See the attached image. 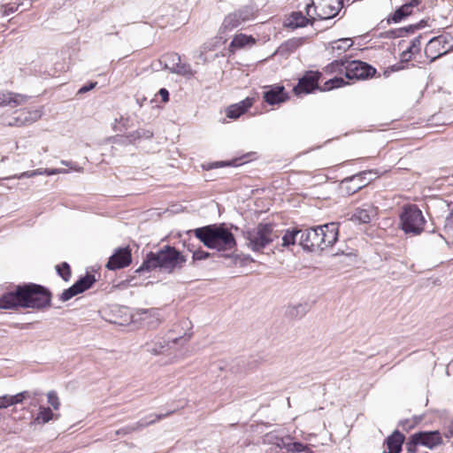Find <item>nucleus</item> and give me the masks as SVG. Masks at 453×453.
<instances>
[{
  "label": "nucleus",
  "instance_id": "4",
  "mask_svg": "<svg viewBox=\"0 0 453 453\" xmlns=\"http://www.w3.org/2000/svg\"><path fill=\"white\" fill-rule=\"evenodd\" d=\"M326 72L329 73H343L349 80H365L372 77L376 73V69L362 61L342 58L327 65Z\"/></svg>",
  "mask_w": 453,
  "mask_h": 453
},
{
  "label": "nucleus",
  "instance_id": "20",
  "mask_svg": "<svg viewBox=\"0 0 453 453\" xmlns=\"http://www.w3.org/2000/svg\"><path fill=\"white\" fill-rule=\"evenodd\" d=\"M314 20L315 19H311L307 15L304 16L301 12H294L287 19L285 25L288 27L295 29L303 27L309 23L313 24Z\"/></svg>",
  "mask_w": 453,
  "mask_h": 453
},
{
  "label": "nucleus",
  "instance_id": "48",
  "mask_svg": "<svg viewBox=\"0 0 453 453\" xmlns=\"http://www.w3.org/2000/svg\"><path fill=\"white\" fill-rule=\"evenodd\" d=\"M44 173L46 175L50 176V175L59 174V173H67L68 171L66 169H63V168H56V169H44Z\"/></svg>",
  "mask_w": 453,
  "mask_h": 453
},
{
  "label": "nucleus",
  "instance_id": "9",
  "mask_svg": "<svg viewBox=\"0 0 453 453\" xmlns=\"http://www.w3.org/2000/svg\"><path fill=\"white\" fill-rule=\"evenodd\" d=\"M452 50L453 37L449 35H441L429 40L425 48V55L434 62Z\"/></svg>",
  "mask_w": 453,
  "mask_h": 453
},
{
  "label": "nucleus",
  "instance_id": "14",
  "mask_svg": "<svg viewBox=\"0 0 453 453\" xmlns=\"http://www.w3.org/2000/svg\"><path fill=\"white\" fill-rule=\"evenodd\" d=\"M420 446L426 447L427 449H433L435 447L442 444L443 440L441 433L437 430L435 431H420L416 433Z\"/></svg>",
  "mask_w": 453,
  "mask_h": 453
},
{
  "label": "nucleus",
  "instance_id": "18",
  "mask_svg": "<svg viewBox=\"0 0 453 453\" xmlns=\"http://www.w3.org/2000/svg\"><path fill=\"white\" fill-rule=\"evenodd\" d=\"M288 441H292L290 435H281L276 431L265 434L262 439L263 444L275 446L279 449H286Z\"/></svg>",
  "mask_w": 453,
  "mask_h": 453
},
{
  "label": "nucleus",
  "instance_id": "22",
  "mask_svg": "<svg viewBox=\"0 0 453 453\" xmlns=\"http://www.w3.org/2000/svg\"><path fill=\"white\" fill-rule=\"evenodd\" d=\"M403 441L404 435L398 430L394 431L393 434L389 435L385 441L388 450V453H399L402 449Z\"/></svg>",
  "mask_w": 453,
  "mask_h": 453
},
{
  "label": "nucleus",
  "instance_id": "49",
  "mask_svg": "<svg viewBox=\"0 0 453 453\" xmlns=\"http://www.w3.org/2000/svg\"><path fill=\"white\" fill-rule=\"evenodd\" d=\"M96 85H97V82H91V83H89L88 85H85V86L81 87V88L79 89L78 93H79V94L86 93V92H88V91H89V90L93 89Z\"/></svg>",
  "mask_w": 453,
  "mask_h": 453
},
{
  "label": "nucleus",
  "instance_id": "36",
  "mask_svg": "<svg viewBox=\"0 0 453 453\" xmlns=\"http://www.w3.org/2000/svg\"><path fill=\"white\" fill-rule=\"evenodd\" d=\"M173 73H176V74L182 75V76H192L193 75V72H192L190 65H188L187 63H181L180 60L179 61V63Z\"/></svg>",
  "mask_w": 453,
  "mask_h": 453
},
{
  "label": "nucleus",
  "instance_id": "2",
  "mask_svg": "<svg viewBox=\"0 0 453 453\" xmlns=\"http://www.w3.org/2000/svg\"><path fill=\"white\" fill-rule=\"evenodd\" d=\"M338 239V224L334 222L302 230L300 245L306 250H324Z\"/></svg>",
  "mask_w": 453,
  "mask_h": 453
},
{
  "label": "nucleus",
  "instance_id": "10",
  "mask_svg": "<svg viewBox=\"0 0 453 453\" xmlns=\"http://www.w3.org/2000/svg\"><path fill=\"white\" fill-rule=\"evenodd\" d=\"M42 115L40 110L22 109L15 111L12 116H2V123L7 127H22L35 123Z\"/></svg>",
  "mask_w": 453,
  "mask_h": 453
},
{
  "label": "nucleus",
  "instance_id": "37",
  "mask_svg": "<svg viewBox=\"0 0 453 453\" xmlns=\"http://www.w3.org/2000/svg\"><path fill=\"white\" fill-rule=\"evenodd\" d=\"M58 275L65 280H69L71 277L70 265L66 262H63L61 265L56 266Z\"/></svg>",
  "mask_w": 453,
  "mask_h": 453
},
{
  "label": "nucleus",
  "instance_id": "60",
  "mask_svg": "<svg viewBox=\"0 0 453 453\" xmlns=\"http://www.w3.org/2000/svg\"><path fill=\"white\" fill-rule=\"evenodd\" d=\"M409 421L408 420H405L404 422H401V426L405 428V424H408Z\"/></svg>",
  "mask_w": 453,
  "mask_h": 453
},
{
  "label": "nucleus",
  "instance_id": "43",
  "mask_svg": "<svg viewBox=\"0 0 453 453\" xmlns=\"http://www.w3.org/2000/svg\"><path fill=\"white\" fill-rule=\"evenodd\" d=\"M335 44H336V46H334V49L346 50L352 45V42H351L350 39L343 38V39H341L338 42H336Z\"/></svg>",
  "mask_w": 453,
  "mask_h": 453
},
{
  "label": "nucleus",
  "instance_id": "13",
  "mask_svg": "<svg viewBox=\"0 0 453 453\" xmlns=\"http://www.w3.org/2000/svg\"><path fill=\"white\" fill-rule=\"evenodd\" d=\"M264 99L267 104L273 105L287 101L288 95L283 86L273 85L268 87V89L264 92Z\"/></svg>",
  "mask_w": 453,
  "mask_h": 453
},
{
  "label": "nucleus",
  "instance_id": "34",
  "mask_svg": "<svg viewBox=\"0 0 453 453\" xmlns=\"http://www.w3.org/2000/svg\"><path fill=\"white\" fill-rule=\"evenodd\" d=\"M347 82L343 80L342 77H334L330 79L329 81H326L321 88L322 91H327L331 90L333 88H341L344 85H346Z\"/></svg>",
  "mask_w": 453,
  "mask_h": 453
},
{
  "label": "nucleus",
  "instance_id": "41",
  "mask_svg": "<svg viewBox=\"0 0 453 453\" xmlns=\"http://www.w3.org/2000/svg\"><path fill=\"white\" fill-rule=\"evenodd\" d=\"M48 403L54 410H58L60 407V401L56 391H50L47 394Z\"/></svg>",
  "mask_w": 453,
  "mask_h": 453
},
{
  "label": "nucleus",
  "instance_id": "23",
  "mask_svg": "<svg viewBox=\"0 0 453 453\" xmlns=\"http://www.w3.org/2000/svg\"><path fill=\"white\" fill-rule=\"evenodd\" d=\"M376 216V211L372 206L365 208H357L353 215L351 220L358 223L367 224Z\"/></svg>",
  "mask_w": 453,
  "mask_h": 453
},
{
  "label": "nucleus",
  "instance_id": "30",
  "mask_svg": "<svg viewBox=\"0 0 453 453\" xmlns=\"http://www.w3.org/2000/svg\"><path fill=\"white\" fill-rule=\"evenodd\" d=\"M235 12H237L240 19H242L243 23L249 22L254 19L256 17V10L254 9V7L250 5L243 6L236 10Z\"/></svg>",
  "mask_w": 453,
  "mask_h": 453
},
{
  "label": "nucleus",
  "instance_id": "24",
  "mask_svg": "<svg viewBox=\"0 0 453 453\" xmlns=\"http://www.w3.org/2000/svg\"><path fill=\"white\" fill-rule=\"evenodd\" d=\"M243 24L244 23L242 21V19H240L239 15L234 11V12L226 16L220 27V32L225 33L231 31Z\"/></svg>",
  "mask_w": 453,
  "mask_h": 453
},
{
  "label": "nucleus",
  "instance_id": "17",
  "mask_svg": "<svg viewBox=\"0 0 453 453\" xmlns=\"http://www.w3.org/2000/svg\"><path fill=\"white\" fill-rule=\"evenodd\" d=\"M183 339V336L173 339L168 338V340H165L164 337L161 336H156L150 342H146L145 348L148 352L153 355H157L164 352L165 348L169 344L170 342L177 343Z\"/></svg>",
  "mask_w": 453,
  "mask_h": 453
},
{
  "label": "nucleus",
  "instance_id": "47",
  "mask_svg": "<svg viewBox=\"0 0 453 453\" xmlns=\"http://www.w3.org/2000/svg\"><path fill=\"white\" fill-rule=\"evenodd\" d=\"M425 24H426V22L424 20H421L419 23H417L415 25H411L409 27H404L403 30L408 33L409 32L413 33L415 30L424 27Z\"/></svg>",
  "mask_w": 453,
  "mask_h": 453
},
{
  "label": "nucleus",
  "instance_id": "52",
  "mask_svg": "<svg viewBox=\"0 0 453 453\" xmlns=\"http://www.w3.org/2000/svg\"><path fill=\"white\" fill-rule=\"evenodd\" d=\"M22 395H24V400L26 399H29V398H33L38 395H40V393H38L37 391H22Z\"/></svg>",
  "mask_w": 453,
  "mask_h": 453
},
{
  "label": "nucleus",
  "instance_id": "38",
  "mask_svg": "<svg viewBox=\"0 0 453 453\" xmlns=\"http://www.w3.org/2000/svg\"><path fill=\"white\" fill-rule=\"evenodd\" d=\"M418 446H420V443L418 437L415 433L410 436L408 441L405 443V449L409 453H416Z\"/></svg>",
  "mask_w": 453,
  "mask_h": 453
},
{
  "label": "nucleus",
  "instance_id": "32",
  "mask_svg": "<svg viewBox=\"0 0 453 453\" xmlns=\"http://www.w3.org/2000/svg\"><path fill=\"white\" fill-rule=\"evenodd\" d=\"M53 418H54V413L52 412L50 408L40 407L39 412L37 414L35 420L38 421L39 423L45 424Z\"/></svg>",
  "mask_w": 453,
  "mask_h": 453
},
{
  "label": "nucleus",
  "instance_id": "3",
  "mask_svg": "<svg viewBox=\"0 0 453 453\" xmlns=\"http://www.w3.org/2000/svg\"><path fill=\"white\" fill-rule=\"evenodd\" d=\"M194 233L195 236L209 249L226 251L236 246L234 234L221 226L209 225L198 227L194 230Z\"/></svg>",
  "mask_w": 453,
  "mask_h": 453
},
{
  "label": "nucleus",
  "instance_id": "51",
  "mask_svg": "<svg viewBox=\"0 0 453 453\" xmlns=\"http://www.w3.org/2000/svg\"><path fill=\"white\" fill-rule=\"evenodd\" d=\"M158 94L161 96L163 102L167 103L169 101V92L166 88H160Z\"/></svg>",
  "mask_w": 453,
  "mask_h": 453
},
{
  "label": "nucleus",
  "instance_id": "56",
  "mask_svg": "<svg viewBox=\"0 0 453 453\" xmlns=\"http://www.w3.org/2000/svg\"><path fill=\"white\" fill-rule=\"evenodd\" d=\"M71 170H73L75 172H82L83 168L81 166H78L76 164L72 162V165L68 166Z\"/></svg>",
  "mask_w": 453,
  "mask_h": 453
},
{
  "label": "nucleus",
  "instance_id": "57",
  "mask_svg": "<svg viewBox=\"0 0 453 453\" xmlns=\"http://www.w3.org/2000/svg\"><path fill=\"white\" fill-rule=\"evenodd\" d=\"M419 4V0H411L409 3H407L406 4L409 5V7L411 9H412L413 7L415 6H418Z\"/></svg>",
  "mask_w": 453,
  "mask_h": 453
},
{
  "label": "nucleus",
  "instance_id": "40",
  "mask_svg": "<svg viewBox=\"0 0 453 453\" xmlns=\"http://www.w3.org/2000/svg\"><path fill=\"white\" fill-rule=\"evenodd\" d=\"M21 4L13 5L12 4H2L0 7V17L4 18L15 12Z\"/></svg>",
  "mask_w": 453,
  "mask_h": 453
},
{
  "label": "nucleus",
  "instance_id": "28",
  "mask_svg": "<svg viewBox=\"0 0 453 453\" xmlns=\"http://www.w3.org/2000/svg\"><path fill=\"white\" fill-rule=\"evenodd\" d=\"M96 281L95 276L91 274H86L85 276L79 279L73 286L75 287L78 293H82L85 290L88 289L93 283Z\"/></svg>",
  "mask_w": 453,
  "mask_h": 453
},
{
  "label": "nucleus",
  "instance_id": "15",
  "mask_svg": "<svg viewBox=\"0 0 453 453\" xmlns=\"http://www.w3.org/2000/svg\"><path fill=\"white\" fill-rule=\"evenodd\" d=\"M172 413H173V411H169L165 414H150V415L145 417L144 418L141 419L140 421L136 422L134 425L124 427L120 431H118L117 433L118 434H119V433L127 434V433H131V432L142 429L147 426L155 424L157 421L168 417Z\"/></svg>",
  "mask_w": 453,
  "mask_h": 453
},
{
  "label": "nucleus",
  "instance_id": "31",
  "mask_svg": "<svg viewBox=\"0 0 453 453\" xmlns=\"http://www.w3.org/2000/svg\"><path fill=\"white\" fill-rule=\"evenodd\" d=\"M285 450L288 453H311V450L308 448L307 445H304L299 441L292 442L291 441H288L287 448Z\"/></svg>",
  "mask_w": 453,
  "mask_h": 453
},
{
  "label": "nucleus",
  "instance_id": "11",
  "mask_svg": "<svg viewBox=\"0 0 453 453\" xmlns=\"http://www.w3.org/2000/svg\"><path fill=\"white\" fill-rule=\"evenodd\" d=\"M321 76L319 72L308 71L299 79L298 84L294 87L296 95L309 94L319 88V80Z\"/></svg>",
  "mask_w": 453,
  "mask_h": 453
},
{
  "label": "nucleus",
  "instance_id": "27",
  "mask_svg": "<svg viewBox=\"0 0 453 453\" xmlns=\"http://www.w3.org/2000/svg\"><path fill=\"white\" fill-rule=\"evenodd\" d=\"M180 57L176 53H169L162 57L160 63H164L165 69L169 70L172 73L174 72Z\"/></svg>",
  "mask_w": 453,
  "mask_h": 453
},
{
  "label": "nucleus",
  "instance_id": "50",
  "mask_svg": "<svg viewBox=\"0 0 453 453\" xmlns=\"http://www.w3.org/2000/svg\"><path fill=\"white\" fill-rule=\"evenodd\" d=\"M12 400L13 402V405L23 403L24 400V395H22V392L18 393L14 395H12Z\"/></svg>",
  "mask_w": 453,
  "mask_h": 453
},
{
  "label": "nucleus",
  "instance_id": "45",
  "mask_svg": "<svg viewBox=\"0 0 453 453\" xmlns=\"http://www.w3.org/2000/svg\"><path fill=\"white\" fill-rule=\"evenodd\" d=\"M210 257V253L202 250L193 252V260H204Z\"/></svg>",
  "mask_w": 453,
  "mask_h": 453
},
{
  "label": "nucleus",
  "instance_id": "59",
  "mask_svg": "<svg viewBox=\"0 0 453 453\" xmlns=\"http://www.w3.org/2000/svg\"><path fill=\"white\" fill-rule=\"evenodd\" d=\"M61 164L65 165V166H71L72 165V162L71 161L62 160Z\"/></svg>",
  "mask_w": 453,
  "mask_h": 453
},
{
  "label": "nucleus",
  "instance_id": "54",
  "mask_svg": "<svg viewBox=\"0 0 453 453\" xmlns=\"http://www.w3.org/2000/svg\"><path fill=\"white\" fill-rule=\"evenodd\" d=\"M446 437H453V419L449 422L447 427V433H445Z\"/></svg>",
  "mask_w": 453,
  "mask_h": 453
},
{
  "label": "nucleus",
  "instance_id": "6",
  "mask_svg": "<svg viewBox=\"0 0 453 453\" xmlns=\"http://www.w3.org/2000/svg\"><path fill=\"white\" fill-rule=\"evenodd\" d=\"M21 307L42 309L50 306L51 295L44 287L34 283L20 286Z\"/></svg>",
  "mask_w": 453,
  "mask_h": 453
},
{
  "label": "nucleus",
  "instance_id": "42",
  "mask_svg": "<svg viewBox=\"0 0 453 453\" xmlns=\"http://www.w3.org/2000/svg\"><path fill=\"white\" fill-rule=\"evenodd\" d=\"M78 291L76 290L75 287L73 285L69 288L64 290V292L60 296V300L62 302H66L78 295Z\"/></svg>",
  "mask_w": 453,
  "mask_h": 453
},
{
  "label": "nucleus",
  "instance_id": "39",
  "mask_svg": "<svg viewBox=\"0 0 453 453\" xmlns=\"http://www.w3.org/2000/svg\"><path fill=\"white\" fill-rule=\"evenodd\" d=\"M367 175H375L374 173L369 171V172H363L362 173L360 174H357V175H355L352 177V180L354 181H358L359 182V185L357 187V189L361 188L363 186H365L367 183L370 182V180H372V178H366Z\"/></svg>",
  "mask_w": 453,
  "mask_h": 453
},
{
  "label": "nucleus",
  "instance_id": "46",
  "mask_svg": "<svg viewBox=\"0 0 453 453\" xmlns=\"http://www.w3.org/2000/svg\"><path fill=\"white\" fill-rule=\"evenodd\" d=\"M443 228L446 233L453 231V219L450 214L446 217Z\"/></svg>",
  "mask_w": 453,
  "mask_h": 453
},
{
  "label": "nucleus",
  "instance_id": "21",
  "mask_svg": "<svg viewBox=\"0 0 453 453\" xmlns=\"http://www.w3.org/2000/svg\"><path fill=\"white\" fill-rule=\"evenodd\" d=\"M254 103L253 97H246L242 102L230 105L226 111V116L230 119H237L243 114Z\"/></svg>",
  "mask_w": 453,
  "mask_h": 453
},
{
  "label": "nucleus",
  "instance_id": "35",
  "mask_svg": "<svg viewBox=\"0 0 453 453\" xmlns=\"http://www.w3.org/2000/svg\"><path fill=\"white\" fill-rule=\"evenodd\" d=\"M411 13V9L406 4L398 8L392 16L394 22H399Z\"/></svg>",
  "mask_w": 453,
  "mask_h": 453
},
{
  "label": "nucleus",
  "instance_id": "5",
  "mask_svg": "<svg viewBox=\"0 0 453 453\" xmlns=\"http://www.w3.org/2000/svg\"><path fill=\"white\" fill-rule=\"evenodd\" d=\"M248 247L253 251H259L278 238L274 226L271 223H259L253 228L243 232Z\"/></svg>",
  "mask_w": 453,
  "mask_h": 453
},
{
  "label": "nucleus",
  "instance_id": "8",
  "mask_svg": "<svg viewBox=\"0 0 453 453\" xmlns=\"http://www.w3.org/2000/svg\"><path fill=\"white\" fill-rule=\"evenodd\" d=\"M305 11L308 17L315 19L334 18L342 8V0H311Z\"/></svg>",
  "mask_w": 453,
  "mask_h": 453
},
{
  "label": "nucleus",
  "instance_id": "12",
  "mask_svg": "<svg viewBox=\"0 0 453 453\" xmlns=\"http://www.w3.org/2000/svg\"><path fill=\"white\" fill-rule=\"evenodd\" d=\"M132 262L131 250L128 247L118 249L109 258L106 267L109 270L124 268Z\"/></svg>",
  "mask_w": 453,
  "mask_h": 453
},
{
  "label": "nucleus",
  "instance_id": "16",
  "mask_svg": "<svg viewBox=\"0 0 453 453\" xmlns=\"http://www.w3.org/2000/svg\"><path fill=\"white\" fill-rule=\"evenodd\" d=\"M21 290L20 286H18L14 291H10L4 294L0 297V309H14L21 307Z\"/></svg>",
  "mask_w": 453,
  "mask_h": 453
},
{
  "label": "nucleus",
  "instance_id": "25",
  "mask_svg": "<svg viewBox=\"0 0 453 453\" xmlns=\"http://www.w3.org/2000/svg\"><path fill=\"white\" fill-rule=\"evenodd\" d=\"M421 35L411 40L410 46L402 53L403 60H408L411 56L418 54L421 49Z\"/></svg>",
  "mask_w": 453,
  "mask_h": 453
},
{
  "label": "nucleus",
  "instance_id": "1",
  "mask_svg": "<svg viewBox=\"0 0 453 453\" xmlns=\"http://www.w3.org/2000/svg\"><path fill=\"white\" fill-rule=\"evenodd\" d=\"M187 258L174 247L165 245L157 252L147 254L142 265L135 270V273L158 268L161 272L173 273L182 269Z\"/></svg>",
  "mask_w": 453,
  "mask_h": 453
},
{
  "label": "nucleus",
  "instance_id": "26",
  "mask_svg": "<svg viewBox=\"0 0 453 453\" xmlns=\"http://www.w3.org/2000/svg\"><path fill=\"white\" fill-rule=\"evenodd\" d=\"M256 43L255 38L251 35L243 34L237 35L234 37L230 46L234 48H243L246 45H254Z\"/></svg>",
  "mask_w": 453,
  "mask_h": 453
},
{
  "label": "nucleus",
  "instance_id": "55",
  "mask_svg": "<svg viewBox=\"0 0 453 453\" xmlns=\"http://www.w3.org/2000/svg\"><path fill=\"white\" fill-rule=\"evenodd\" d=\"M137 133H138V135H139V136H144V137H146V138H150V137H151V136H152V133H151V132H150V131H144V130H142V131H138Z\"/></svg>",
  "mask_w": 453,
  "mask_h": 453
},
{
  "label": "nucleus",
  "instance_id": "58",
  "mask_svg": "<svg viewBox=\"0 0 453 453\" xmlns=\"http://www.w3.org/2000/svg\"><path fill=\"white\" fill-rule=\"evenodd\" d=\"M34 172L35 173V176L45 174L44 169H42V168L34 170Z\"/></svg>",
  "mask_w": 453,
  "mask_h": 453
},
{
  "label": "nucleus",
  "instance_id": "29",
  "mask_svg": "<svg viewBox=\"0 0 453 453\" xmlns=\"http://www.w3.org/2000/svg\"><path fill=\"white\" fill-rule=\"evenodd\" d=\"M142 315L143 316L142 318L143 321L151 319V320L147 322V325L150 327L157 326L160 322L159 311L157 309L143 310Z\"/></svg>",
  "mask_w": 453,
  "mask_h": 453
},
{
  "label": "nucleus",
  "instance_id": "33",
  "mask_svg": "<svg viewBox=\"0 0 453 453\" xmlns=\"http://www.w3.org/2000/svg\"><path fill=\"white\" fill-rule=\"evenodd\" d=\"M302 230L291 229L287 230L282 237V246L288 247L296 243V239L298 234L301 235Z\"/></svg>",
  "mask_w": 453,
  "mask_h": 453
},
{
  "label": "nucleus",
  "instance_id": "44",
  "mask_svg": "<svg viewBox=\"0 0 453 453\" xmlns=\"http://www.w3.org/2000/svg\"><path fill=\"white\" fill-rule=\"evenodd\" d=\"M13 402L12 400V395H4L0 396V409H5L9 406H12Z\"/></svg>",
  "mask_w": 453,
  "mask_h": 453
},
{
  "label": "nucleus",
  "instance_id": "53",
  "mask_svg": "<svg viewBox=\"0 0 453 453\" xmlns=\"http://www.w3.org/2000/svg\"><path fill=\"white\" fill-rule=\"evenodd\" d=\"M35 176V173L34 170H32V171H27V172L22 173L20 175L18 176V179L32 178Z\"/></svg>",
  "mask_w": 453,
  "mask_h": 453
},
{
  "label": "nucleus",
  "instance_id": "19",
  "mask_svg": "<svg viewBox=\"0 0 453 453\" xmlns=\"http://www.w3.org/2000/svg\"><path fill=\"white\" fill-rule=\"evenodd\" d=\"M28 96L10 91L0 92V106L17 107L27 103Z\"/></svg>",
  "mask_w": 453,
  "mask_h": 453
},
{
  "label": "nucleus",
  "instance_id": "7",
  "mask_svg": "<svg viewBox=\"0 0 453 453\" xmlns=\"http://www.w3.org/2000/svg\"><path fill=\"white\" fill-rule=\"evenodd\" d=\"M426 222L423 212L417 205L411 204L403 208L400 214V226L406 234L419 235L425 229Z\"/></svg>",
  "mask_w": 453,
  "mask_h": 453
}]
</instances>
